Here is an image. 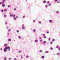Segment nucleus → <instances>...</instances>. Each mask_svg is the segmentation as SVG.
Listing matches in <instances>:
<instances>
[{
    "label": "nucleus",
    "mask_w": 60,
    "mask_h": 60,
    "mask_svg": "<svg viewBox=\"0 0 60 60\" xmlns=\"http://www.w3.org/2000/svg\"><path fill=\"white\" fill-rule=\"evenodd\" d=\"M40 52H42V51L41 50L39 51Z\"/></svg>",
    "instance_id": "b1692460"
},
{
    "label": "nucleus",
    "mask_w": 60,
    "mask_h": 60,
    "mask_svg": "<svg viewBox=\"0 0 60 60\" xmlns=\"http://www.w3.org/2000/svg\"><path fill=\"white\" fill-rule=\"evenodd\" d=\"M43 36H45V34H43Z\"/></svg>",
    "instance_id": "6ab92c4d"
},
{
    "label": "nucleus",
    "mask_w": 60,
    "mask_h": 60,
    "mask_svg": "<svg viewBox=\"0 0 60 60\" xmlns=\"http://www.w3.org/2000/svg\"><path fill=\"white\" fill-rule=\"evenodd\" d=\"M21 58L22 59L23 58V56H22V55H21Z\"/></svg>",
    "instance_id": "f3484780"
},
{
    "label": "nucleus",
    "mask_w": 60,
    "mask_h": 60,
    "mask_svg": "<svg viewBox=\"0 0 60 60\" xmlns=\"http://www.w3.org/2000/svg\"><path fill=\"white\" fill-rule=\"evenodd\" d=\"M50 44H52V42H51L50 43Z\"/></svg>",
    "instance_id": "a211bd4d"
},
{
    "label": "nucleus",
    "mask_w": 60,
    "mask_h": 60,
    "mask_svg": "<svg viewBox=\"0 0 60 60\" xmlns=\"http://www.w3.org/2000/svg\"><path fill=\"white\" fill-rule=\"evenodd\" d=\"M46 43V42L45 41H44V43Z\"/></svg>",
    "instance_id": "4468645a"
},
{
    "label": "nucleus",
    "mask_w": 60,
    "mask_h": 60,
    "mask_svg": "<svg viewBox=\"0 0 60 60\" xmlns=\"http://www.w3.org/2000/svg\"><path fill=\"white\" fill-rule=\"evenodd\" d=\"M16 60L17 59H16V58L15 59V60Z\"/></svg>",
    "instance_id": "8fccbe9b"
},
{
    "label": "nucleus",
    "mask_w": 60,
    "mask_h": 60,
    "mask_svg": "<svg viewBox=\"0 0 60 60\" xmlns=\"http://www.w3.org/2000/svg\"><path fill=\"white\" fill-rule=\"evenodd\" d=\"M5 6V5L4 4L2 5L3 7H4Z\"/></svg>",
    "instance_id": "9b49d317"
},
{
    "label": "nucleus",
    "mask_w": 60,
    "mask_h": 60,
    "mask_svg": "<svg viewBox=\"0 0 60 60\" xmlns=\"http://www.w3.org/2000/svg\"><path fill=\"white\" fill-rule=\"evenodd\" d=\"M55 1H57V0H55Z\"/></svg>",
    "instance_id": "603ef678"
},
{
    "label": "nucleus",
    "mask_w": 60,
    "mask_h": 60,
    "mask_svg": "<svg viewBox=\"0 0 60 60\" xmlns=\"http://www.w3.org/2000/svg\"><path fill=\"white\" fill-rule=\"evenodd\" d=\"M46 7H47V6H47V5H46Z\"/></svg>",
    "instance_id": "3c124183"
},
{
    "label": "nucleus",
    "mask_w": 60,
    "mask_h": 60,
    "mask_svg": "<svg viewBox=\"0 0 60 60\" xmlns=\"http://www.w3.org/2000/svg\"><path fill=\"white\" fill-rule=\"evenodd\" d=\"M26 57L27 58H28V57H29V56H27Z\"/></svg>",
    "instance_id": "a878e982"
},
{
    "label": "nucleus",
    "mask_w": 60,
    "mask_h": 60,
    "mask_svg": "<svg viewBox=\"0 0 60 60\" xmlns=\"http://www.w3.org/2000/svg\"><path fill=\"white\" fill-rule=\"evenodd\" d=\"M8 7L10 8V5H8Z\"/></svg>",
    "instance_id": "393cba45"
},
{
    "label": "nucleus",
    "mask_w": 60,
    "mask_h": 60,
    "mask_svg": "<svg viewBox=\"0 0 60 60\" xmlns=\"http://www.w3.org/2000/svg\"><path fill=\"white\" fill-rule=\"evenodd\" d=\"M39 24H41V22L40 21H39Z\"/></svg>",
    "instance_id": "412c9836"
},
{
    "label": "nucleus",
    "mask_w": 60,
    "mask_h": 60,
    "mask_svg": "<svg viewBox=\"0 0 60 60\" xmlns=\"http://www.w3.org/2000/svg\"><path fill=\"white\" fill-rule=\"evenodd\" d=\"M43 59V58H44V56H42L41 57Z\"/></svg>",
    "instance_id": "0eeeda50"
},
{
    "label": "nucleus",
    "mask_w": 60,
    "mask_h": 60,
    "mask_svg": "<svg viewBox=\"0 0 60 60\" xmlns=\"http://www.w3.org/2000/svg\"><path fill=\"white\" fill-rule=\"evenodd\" d=\"M33 31L34 32H35V29L33 30Z\"/></svg>",
    "instance_id": "f8f14e48"
},
{
    "label": "nucleus",
    "mask_w": 60,
    "mask_h": 60,
    "mask_svg": "<svg viewBox=\"0 0 60 60\" xmlns=\"http://www.w3.org/2000/svg\"><path fill=\"white\" fill-rule=\"evenodd\" d=\"M6 45H7L6 44H5L4 45V46H6Z\"/></svg>",
    "instance_id": "4be33fe9"
},
{
    "label": "nucleus",
    "mask_w": 60,
    "mask_h": 60,
    "mask_svg": "<svg viewBox=\"0 0 60 60\" xmlns=\"http://www.w3.org/2000/svg\"><path fill=\"white\" fill-rule=\"evenodd\" d=\"M40 39H41V37H40Z\"/></svg>",
    "instance_id": "5fc2aeb1"
},
{
    "label": "nucleus",
    "mask_w": 60,
    "mask_h": 60,
    "mask_svg": "<svg viewBox=\"0 0 60 60\" xmlns=\"http://www.w3.org/2000/svg\"><path fill=\"white\" fill-rule=\"evenodd\" d=\"M44 38H46V36H45L44 37Z\"/></svg>",
    "instance_id": "ea45409f"
},
{
    "label": "nucleus",
    "mask_w": 60,
    "mask_h": 60,
    "mask_svg": "<svg viewBox=\"0 0 60 60\" xmlns=\"http://www.w3.org/2000/svg\"><path fill=\"white\" fill-rule=\"evenodd\" d=\"M4 60H7V59H6V57H4Z\"/></svg>",
    "instance_id": "6e6552de"
},
{
    "label": "nucleus",
    "mask_w": 60,
    "mask_h": 60,
    "mask_svg": "<svg viewBox=\"0 0 60 60\" xmlns=\"http://www.w3.org/2000/svg\"><path fill=\"white\" fill-rule=\"evenodd\" d=\"M7 11V10H6V9H5L4 11Z\"/></svg>",
    "instance_id": "473e14b6"
},
{
    "label": "nucleus",
    "mask_w": 60,
    "mask_h": 60,
    "mask_svg": "<svg viewBox=\"0 0 60 60\" xmlns=\"http://www.w3.org/2000/svg\"><path fill=\"white\" fill-rule=\"evenodd\" d=\"M40 41H41V42H42V40H40Z\"/></svg>",
    "instance_id": "7c9ffc66"
},
{
    "label": "nucleus",
    "mask_w": 60,
    "mask_h": 60,
    "mask_svg": "<svg viewBox=\"0 0 60 60\" xmlns=\"http://www.w3.org/2000/svg\"><path fill=\"white\" fill-rule=\"evenodd\" d=\"M57 54L58 55H59V53H57Z\"/></svg>",
    "instance_id": "37998d69"
},
{
    "label": "nucleus",
    "mask_w": 60,
    "mask_h": 60,
    "mask_svg": "<svg viewBox=\"0 0 60 60\" xmlns=\"http://www.w3.org/2000/svg\"><path fill=\"white\" fill-rule=\"evenodd\" d=\"M14 19L15 20H16V18H14Z\"/></svg>",
    "instance_id": "c756f323"
},
{
    "label": "nucleus",
    "mask_w": 60,
    "mask_h": 60,
    "mask_svg": "<svg viewBox=\"0 0 60 60\" xmlns=\"http://www.w3.org/2000/svg\"><path fill=\"white\" fill-rule=\"evenodd\" d=\"M35 20H34L33 21V22H35Z\"/></svg>",
    "instance_id": "c03bdc74"
},
{
    "label": "nucleus",
    "mask_w": 60,
    "mask_h": 60,
    "mask_svg": "<svg viewBox=\"0 0 60 60\" xmlns=\"http://www.w3.org/2000/svg\"><path fill=\"white\" fill-rule=\"evenodd\" d=\"M49 22H50V23H51L52 22V21L51 20H49Z\"/></svg>",
    "instance_id": "39448f33"
},
{
    "label": "nucleus",
    "mask_w": 60,
    "mask_h": 60,
    "mask_svg": "<svg viewBox=\"0 0 60 60\" xmlns=\"http://www.w3.org/2000/svg\"><path fill=\"white\" fill-rule=\"evenodd\" d=\"M3 11H4L3 10H1V12H3Z\"/></svg>",
    "instance_id": "e433bc0d"
},
{
    "label": "nucleus",
    "mask_w": 60,
    "mask_h": 60,
    "mask_svg": "<svg viewBox=\"0 0 60 60\" xmlns=\"http://www.w3.org/2000/svg\"><path fill=\"white\" fill-rule=\"evenodd\" d=\"M52 41H55V39H52Z\"/></svg>",
    "instance_id": "5701e85b"
},
{
    "label": "nucleus",
    "mask_w": 60,
    "mask_h": 60,
    "mask_svg": "<svg viewBox=\"0 0 60 60\" xmlns=\"http://www.w3.org/2000/svg\"><path fill=\"white\" fill-rule=\"evenodd\" d=\"M19 53H20V52H21V51H19Z\"/></svg>",
    "instance_id": "a19ab883"
},
{
    "label": "nucleus",
    "mask_w": 60,
    "mask_h": 60,
    "mask_svg": "<svg viewBox=\"0 0 60 60\" xmlns=\"http://www.w3.org/2000/svg\"><path fill=\"white\" fill-rule=\"evenodd\" d=\"M22 17H23V18H25V17L24 16H23Z\"/></svg>",
    "instance_id": "72a5a7b5"
},
{
    "label": "nucleus",
    "mask_w": 60,
    "mask_h": 60,
    "mask_svg": "<svg viewBox=\"0 0 60 60\" xmlns=\"http://www.w3.org/2000/svg\"><path fill=\"white\" fill-rule=\"evenodd\" d=\"M16 18H18V16H17L16 17Z\"/></svg>",
    "instance_id": "09e8293b"
},
{
    "label": "nucleus",
    "mask_w": 60,
    "mask_h": 60,
    "mask_svg": "<svg viewBox=\"0 0 60 60\" xmlns=\"http://www.w3.org/2000/svg\"><path fill=\"white\" fill-rule=\"evenodd\" d=\"M43 3H46V1H43Z\"/></svg>",
    "instance_id": "1a4fd4ad"
},
{
    "label": "nucleus",
    "mask_w": 60,
    "mask_h": 60,
    "mask_svg": "<svg viewBox=\"0 0 60 60\" xmlns=\"http://www.w3.org/2000/svg\"><path fill=\"white\" fill-rule=\"evenodd\" d=\"M45 53H48V51H46L45 52Z\"/></svg>",
    "instance_id": "dca6fc26"
},
{
    "label": "nucleus",
    "mask_w": 60,
    "mask_h": 60,
    "mask_svg": "<svg viewBox=\"0 0 60 60\" xmlns=\"http://www.w3.org/2000/svg\"><path fill=\"white\" fill-rule=\"evenodd\" d=\"M18 38L19 39H21V37L20 36H18Z\"/></svg>",
    "instance_id": "9d476101"
},
{
    "label": "nucleus",
    "mask_w": 60,
    "mask_h": 60,
    "mask_svg": "<svg viewBox=\"0 0 60 60\" xmlns=\"http://www.w3.org/2000/svg\"><path fill=\"white\" fill-rule=\"evenodd\" d=\"M5 24H6V25H7V23L6 22H5Z\"/></svg>",
    "instance_id": "2eb2a0df"
},
{
    "label": "nucleus",
    "mask_w": 60,
    "mask_h": 60,
    "mask_svg": "<svg viewBox=\"0 0 60 60\" xmlns=\"http://www.w3.org/2000/svg\"><path fill=\"white\" fill-rule=\"evenodd\" d=\"M9 60H11V58H9Z\"/></svg>",
    "instance_id": "bb28decb"
},
{
    "label": "nucleus",
    "mask_w": 60,
    "mask_h": 60,
    "mask_svg": "<svg viewBox=\"0 0 60 60\" xmlns=\"http://www.w3.org/2000/svg\"><path fill=\"white\" fill-rule=\"evenodd\" d=\"M57 13H58V11H57Z\"/></svg>",
    "instance_id": "864d4df0"
},
{
    "label": "nucleus",
    "mask_w": 60,
    "mask_h": 60,
    "mask_svg": "<svg viewBox=\"0 0 60 60\" xmlns=\"http://www.w3.org/2000/svg\"><path fill=\"white\" fill-rule=\"evenodd\" d=\"M10 16H11V17H12V15H10Z\"/></svg>",
    "instance_id": "58836bf2"
},
{
    "label": "nucleus",
    "mask_w": 60,
    "mask_h": 60,
    "mask_svg": "<svg viewBox=\"0 0 60 60\" xmlns=\"http://www.w3.org/2000/svg\"><path fill=\"white\" fill-rule=\"evenodd\" d=\"M0 4H1V3H0Z\"/></svg>",
    "instance_id": "6e6d98bb"
},
{
    "label": "nucleus",
    "mask_w": 60,
    "mask_h": 60,
    "mask_svg": "<svg viewBox=\"0 0 60 60\" xmlns=\"http://www.w3.org/2000/svg\"><path fill=\"white\" fill-rule=\"evenodd\" d=\"M12 16L13 17H15L16 16V15H15L13 14L12 15Z\"/></svg>",
    "instance_id": "7ed1b4c3"
},
{
    "label": "nucleus",
    "mask_w": 60,
    "mask_h": 60,
    "mask_svg": "<svg viewBox=\"0 0 60 60\" xmlns=\"http://www.w3.org/2000/svg\"><path fill=\"white\" fill-rule=\"evenodd\" d=\"M49 32H47V34H49Z\"/></svg>",
    "instance_id": "f704fd0d"
},
{
    "label": "nucleus",
    "mask_w": 60,
    "mask_h": 60,
    "mask_svg": "<svg viewBox=\"0 0 60 60\" xmlns=\"http://www.w3.org/2000/svg\"><path fill=\"white\" fill-rule=\"evenodd\" d=\"M50 40V38H49V41Z\"/></svg>",
    "instance_id": "4c0bfd02"
},
{
    "label": "nucleus",
    "mask_w": 60,
    "mask_h": 60,
    "mask_svg": "<svg viewBox=\"0 0 60 60\" xmlns=\"http://www.w3.org/2000/svg\"><path fill=\"white\" fill-rule=\"evenodd\" d=\"M17 33H19V30H17Z\"/></svg>",
    "instance_id": "cd10ccee"
},
{
    "label": "nucleus",
    "mask_w": 60,
    "mask_h": 60,
    "mask_svg": "<svg viewBox=\"0 0 60 60\" xmlns=\"http://www.w3.org/2000/svg\"><path fill=\"white\" fill-rule=\"evenodd\" d=\"M38 41L37 40H35V42H37V41Z\"/></svg>",
    "instance_id": "423d86ee"
},
{
    "label": "nucleus",
    "mask_w": 60,
    "mask_h": 60,
    "mask_svg": "<svg viewBox=\"0 0 60 60\" xmlns=\"http://www.w3.org/2000/svg\"><path fill=\"white\" fill-rule=\"evenodd\" d=\"M58 49H59V50H60V47H59V48Z\"/></svg>",
    "instance_id": "2f4dec72"
},
{
    "label": "nucleus",
    "mask_w": 60,
    "mask_h": 60,
    "mask_svg": "<svg viewBox=\"0 0 60 60\" xmlns=\"http://www.w3.org/2000/svg\"><path fill=\"white\" fill-rule=\"evenodd\" d=\"M47 4H49V1H48L47 2Z\"/></svg>",
    "instance_id": "c85d7f7f"
},
{
    "label": "nucleus",
    "mask_w": 60,
    "mask_h": 60,
    "mask_svg": "<svg viewBox=\"0 0 60 60\" xmlns=\"http://www.w3.org/2000/svg\"><path fill=\"white\" fill-rule=\"evenodd\" d=\"M11 41V39H8V41Z\"/></svg>",
    "instance_id": "20e7f679"
},
{
    "label": "nucleus",
    "mask_w": 60,
    "mask_h": 60,
    "mask_svg": "<svg viewBox=\"0 0 60 60\" xmlns=\"http://www.w3.org/2000/svg\"><path fill=\"white\" fill-rule=\"evenodd\" d=\"M3 2H4V1H5V0H3Z\"/></svg>",
    "instance_id": "a18cd8bd"
},
{
    "label": "nucleus",
    "mask_w": 60,
    "mask_h": 60,
    "mask_svg": "<svg viewBox=\"0 0 60 60\" xmlns=\"http://www.w3.org/2000/svg\"><path fill=\"white\" fill-rule=\"evenodd\" d=\"M14 10L15 11H16V8H15Z\"/></svg>",
    "instance_id": "de8ad7c7"
},
{
    "label": "nucleus",
    "mask_w": 60,
    "mask_h": 60,
    "mask_svg": "<svg viewBox=\"0 0 60 60\" xmlns=\"http://www.w3.org/2000/svg\"><path fill=\"white\" fill-rule=\"evenodd\" d=\"M8 49L9 51H10V47H9V46L8 47H6L4 49V52H6V51H7V49Z\"/></svg>",
    "instance_id": "f257e3e1"
},
{
    "label": "nucleus",
    "mask_w": 60,
    "mask_h": 60,
    "mask_svg": "<svg viewBox=\"0 0 60 60\" xmlns=\"http://www.w3.org/2000/svg\"><path fill=\"white\" fill-rule=\"evenodd\" d=\"M10 30H11V29H9L8 30V31H10Z\"/></svg>",
    "instance_id": "49530a36"
},
{
    "label": "nucleus",
    "mask_w": 60,
    "mask_h": 60,
    "mask_svg": "<svg viewBox=\"0 0 60 60\" xmlns=\"http://www.w3.org/2000/svg\"><path fill=\"white\" fill-rule=\"evenodd\" d=\"M0 49L1 50H2V48H0Z\"/></svg>",
    "instance_id": "79ce46f5"
},
{
    "label": "nucleus",
    "mask_w": 60,
    "mask_h": 60,
    "mask_svg": "<svg viewBox=\"0 0 60 60\" xmlns=\"http://www.w3.org/2000/svg\"><path fill=\"white\" fill-rule=\"evenodd\" d=\"M58 47H59V46L57 45L56 46V48H58Z\"/></svg>",
    "instance_id": "ddd939ff"
},
{
    "label": "nucleus",
    "mask_w": 60,
    "mask_h": 60,
    "mask_svg": "<svg viewBox=\"0 0 60 60\" xmlns=\"http://www.w3.org/2000/svg\"><path fill=\"white\" fill-rule=\"evenodd\" d=\"M60 1V0H59Z\"/></svg>",
    "instance_id": "4d7b16f0"
},
{
    "label": "nucleus",
    "mask_w": 60,
    "mask_h": 60,
    "mask_svg": "<svg viewBox=\"0 0 60 60\" xmlns=\"http://www.w3.org/2000/svg\"><path fill=\"white\" fill-rule=\"evenodd\" d=\"M22 29H24L25 28V27H24V25H22Z\"/></svg>",
    "instance_id": "f03ea898"
},
{
    "label": "nucleus",
    "mask_w": 60,
    "mask_h": 60,
    "mask_svg": "<svg viewBox=\"0 0 60 60\" xmlns=\"http://www.w3.org/2000/svg\"><path fill=\"white\" fill-rule=\"evenodd\" d=\"M4 17H6V15H4Z\"/></svg>",
    "instance_id": "aec40b11"
},
{
    "label": "nucleus",
    "mask_w": 60,
    "mask_h": 60,
    "mask_svg": "<svg viewBox=\"0 0 60 60\" xmlns=\"http://www.w3.org/2000/svg\"><path fill=\"white\" fill-rule=\"evenodd\" d=\"M51 50H52V49H53V48H51Z\"/></svg>",
    "instance_id": "c9c22d12"
}]
</instances>
